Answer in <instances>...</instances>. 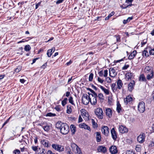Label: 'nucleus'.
<instances>
[{"mask_svg":"<svg viewBox=\"0 0 154 154\" xmlns=\"http://www.w3.org/2000/svg\"><path fill=\"white\" fill-rule=\"evenodd\" d=\"M56 127L59 129L60 133L63 134H67L69 131L68 125L66 124L62 123L60 121H58L56 123Z\"/></svg>","mask_w":154,"mask_h":154,"instance_id":"nucleus-1","label":"nucleus"},{"mask_svg":"<svg viewBox=\"0 0 154 154\" xmlns=\"http://www.w3.org/2000/svg\"><path fill=\"white\" fill-rule=\"evenodd\" d=\"M94 112L98 118L100 119H102L103 118V111L102 108H98L94 110Z\"/></svg>","mask_w":154,"mask_h":154,"instance_id":"nucleus-2","label":"nucleus"},{"mask_svg":"<svg viewBox=\"0 0 154 154\" xmlns=\"http://www.w3.org/2000/svg\"><path fill=\"white\" fill-rule=\"evenodd\" d=\"M51 147L56 151L60 152H62L64 150L63 146L57 144H52Z\"/></svg>","mask_w":154,"mask_h":154,"instance_id":"nucleus-3","label":"nucleus"},{"mask_svg":"<svg viewBox=\"0 0 154 154\" xmlns=\"http://www.w3.org/2000/svg\"><path fill=\"white\" fill-rule=\"evenodd\" d=\"M138 109L140 112L143 113L145 111V103L143 101L140 102L138 105Z\"/></svg>","mask_w":154,"mask_h":154,"instance_id":"nucleus-4","label":"nucleus"},{"mask_svg":"<svg viewBox=\"0 0 154 154\" xmlns=\"http://www.w3.org/2000/svg\"><path fill=\"white\" fill-rule=\"evenodd\" d=\"M82 101L83 104L87 105L90 102V96L87 94H84L82 97Z\"/></svg>","mask_w":154,"mask_h":154,"instance_id":"nucleus-5","label":"nucleus"},{"mask_svg":"<svg viewBox=\"0 0 154 154\" xmlns=\"http://www.w3.org/2000/svg\"><path fill=\"white\" fill-rule=\"evenodd\" d=\"M97 94L92 95V94H90V100L91 103L92 105H95L97 103Z\"/></svg>","mask_w":154,"mask_h":154,"instance_id":"nucleus-6","label":"nucleus"},{"mask_svg":"<svg viewBox=\"0 0 154 154\" xmlns=\"http://www.w3.org/2000/svg\"><path fill=\"white\" fill-rule=\"evenodd\" d=\"M101 131L102 133L106 136H108L109 134V128L106 126H103L102 128Z\"/></svg>","mask_w":154,"mask_h":154,"instance_id":"nucleus-7","label":"nucleus"},{"mask_svg":"<svg viewBox=\"0 0 154 154\" xmlns=\"http://www.w3.org/2000/svg\"><path fill=\"white\" fill-rule=\"evenodd\" d=\"M119 132L121 133H124L128 132V130L126 127L124 125H120L119 128Z\"/></svg>","mask_w":154,"mask_h":154,"instance_id":"nucleus-8","label":"nucleus"},{"mask_svg":"<svg viewBox=\"0 0 154 154\" xmlns=\"http://www.w3.org/2000/svg\"><path fill=\"white\" fill-rule=\"evenodd\" d=\"M145 137V134L144 133L139 135L137 138L138 141L140 143H143L144 141Z\"/></svg>","mask_w":154,"mask_h":154,"instance_id":"nucleus-9","label":"nucleus"},{"mask_svg":"<svg viewBox=\"0 0 154 154\" xmlns=\"http://www.w3.org/2000/svg\"><path fill=\"white\" fill-rule=\"evenodd\" d=\"M111 133L112 138L115 140H116L117 137V134L114 128H113L111 130Z\"/></svg>","mask_w":154,"mask_h":154,"instance_id":"nucleus-10","label":"nucleus"},{"mask_svg":"<svg viewBox=\"0 0 154 154\" xmlns=\"http://www.w3.org/2000/svg\"><path fill=\"white\" fill-rule=\"evenodd\" d=\"M109 72L110 76L112 77H115L117 74V72L113 68H110L109 69Z\"/></svg>","mask_w":154,"mask_h":154,"instance_id":"nucleus-11","label":"nucleus"},{"mask_svg":"<svg viewBox=\"0 0 154 154\" xmlns=\"http://www.w3.org/2000/svg\"><path fill=\"white\" fill-rule=\"evenodd\" d=\"M135 83L134 80L131 81L128 85V90L131 91L134 89Z\"/></svg>","mask_w":154,"mask_h":154,"instance_id":"nucleus-12","label":"nucleus"},{"mask_svg":"<svg viewBox=\"0 0 154 154\" xmlns=\"http://www.w3.org/2000/svg\"><path fill=\"white\" fill-rule=\"evenodd\" d=\"M109 150L110 152L112 154H115L117 152V147L116 146H112Z\"/></svg>","mask_w":154,"mask_h":154,"instance_id":"nucleus-13","label":"nucleus"},{"mask_svg":"<svg viewBox=\"0 0 154 154\" xmlns=\"http://www.w3.org/2000/svg\"><path fill=\"white\" fill-rule=\"evenodd\" d=\"M79 127L81 128H84L85 129H87L90 131H91L90 127L85 123H81L79 125Z\"/></svg>","mask_w":154,"mask_h":154,"instance_id":"nucleus-14","label":"nucleus"},{"mask_svg":"<svg viewBox=\"0 0 154 154\" xmlns=\"http://www.w3.org/2000/svg\"><path fill=\"white\" fill-rule=\"evenodd\" d=\"M97 150L99 152H101L105 153L106 152V148L102 146H101L98 147Z\"/></svg>","mask_w":154,"mask_h":154,"instance_id":"nucleus-15","label":"nucleus"},{"mask_svg":"<svg viewBox=\"0 0 154 154\" xmlns=\"http://www.w3.org/2000/svg\"><path fill=\"white\" fill-rule=\"evenodd\" d=\"M117 88L118 89L120 90L121 89L123 85V83L121 80L119 79L117 82Z\"/></svg>","mask_w":154,"mask_h":154,"instance_id":"nucleus-16","label":"nucleus"},{"mask_svg":"<svg viewBox=\"0 0 154 154\" xmlns=\"http://www.w3.org/2000/svg\"><path fill=\"white\" fill-rule=\"evenodd\" d=\"M106 115L109 117H111L112 115V112L111 109L110 108H107L106 110Z\"/></svg>","mask_w":154,"mask_h":154,"instance_id":"nucleus-17","label":"nucleus"},{"mask_svg":"<svg viewBox=\"0 0 154 154\" xmlns=\"http://www.w3.org/2000/svg\"><path fill=\"white\" fill-rule=\"evenodd\" d=\"M132 99H133L131 97L128 96L124 99V102L126 104H127L128 103L131 101Z\"/></svg>","mask_w":154,"mask_h":154,"instance_id":"nucleus-18","label":"nucleus"},{"mask_svg":"<svg viewBox=\"0 0 154 154\" xmlns=\"http://www.w3.org/2000/svg\"><path fill=\"white\" fill-rule=\"evenodd\" d=\"M126 76L127 80H129L130 79H132L134 77L133 74L132 73L128 72L126 74Z\"/></svg>","mask_w":154,"mask_h":154,"instance_id":"nucleus-19","label":"nucleus"},{"mask_svg":"<svg viewBox=\"0 0 154 154\" xmlns=\"http://www.w3.org/2000/svg\"><path fill=\"white\" fill-rule=\"evenodd\" d=\"M104 92V93L108 95L109 94V91L105 88L104 87H103V86L100 85H99L98 86Z\"/></svg>","mask_w":154,"mask_h":154,"instance_id":"nucleus-20","label":"nucleus"},{"mask_svg":"<svg viewBox=\"0 0 154 154\" xmlns=\"http://www.w3.org/2000/svg\"><path fill=\"white\" fill-rule=\"evenodd\" d=\"M137 52L136 51H134L131 52L130 55L128 56V58L129 59L131 60L133 59L136 56Z\"/></svg>","mask_w":154,"mask_h":154,"instance_id":"nucleus-21","label":"nucleus"},{"mask_svg":"<svg viewBox=\"0 0 154 154\" xmlns=\"http://www.w3.org/2000/svg\"><path fill=\"white\" fill-rule=\"evenodd\" d=\"M144 71L146 73H148L149 72H150V73H151L152 72H153L151 68L149 66L146 67L144 69Z\"/></svg>","mask_w":154,"mask_h":154,"instance_id":"nucleus-22","label":"nucleus"},{"mask_svg":"<svg viewBox=\"0 0 154 154\" xmlns=\"http://www.w3.org/2000/svg\"><path fill=\"white\" fill-rule=\"evenodd\" d=\"M96 139L97 142H100L101 141V136L100 133L97 132L96 133Z\"/></svg>","mask_w":154,"mask_h":154,"instance_id":"nucleus-23","label":"nucleus"},{"mask_svg":"<svg viewBox=\"0 0 154 154\" xmlns=\"http://www.w3.org/2000/svg\"><path fill=\"white\" fill-rule=\"evenodd\" d=\"M111 88L112 91L114 92H116L118 89L116 83L112 84L111 85Z\"/></svg>","mask_w":154,"mask_h":154,"instance_id":"nucleus-24","label":"nucleus"},{"mask_svg":"<svg viewBox=\"0 0 154 154\" xmlns=\"http://www.w3.org/2000/svg\"><path fill=\"white\" fill-rule=\"evenodd\" d=\"M45 131L47 132L50 129V126L47 124H45L44 126H43V128Z\"/></svg>","mask_w":154,"mask_h":154,"instance_id":"nucleus-25","label":"nucleus"},{"mask_svg":"<svg viewBox=\"0 0 154 154\" xmlns=\"http://www.w3.org/2000/svg\"><path fill=\"white\" fill-rule=\"evenodd\" d=\"M70 128L72 131V134H74L76 131L75 126L74 125H71Z\"/></svg>","mask_w":154,"mask_h":154,"instance_id":"nucleus-26","label":"nucleus"},{"mask_svg":"<svg viewBox=\"0 0 154 154\" xmlns=\"http://www.w3.org/2000/svg\"><path fill=\"white\" fill-rule=\"evenodd\" d=\"M117 106L116 110L119 113L122 111L121 105L119 103H117Z\"/></svg>","mask_w":154,"mask_h":154,"instance_id":"nucleus-27","label":"nucleus"},{"mask_svg":"<svg viewBox=\"0 0 154 154\" xmlns=\"http://www.w3.org/2000/svg\"><path fill=\"white\" fill-rule=\"evenodd\" d=\"M71 146L73 151H75L76 149L79 147L76 144L73 143H71Z\"/></svg>","mask_w":154,"mask_h":154,"instance_id":"nucleus-28","label":"nucleus"},{"mask_svg":"<svg viewBox=\"0 0 154 154\" xmlns=\"http://www.w3.org/2000/svg\"><path fill=\"white\" fill-rule=\"evenodd\" d=\"M42 144L45 147H48V141L46 140H43L42 141Z\"/></svg>","mask_w":154,"mask_h":154,"instance_id":"nucleus-29","label":"nucleus"},{"mask_svg":"<svg viewBox=\"0 0 154 154\" xmlns=\"http://www.w3.org/2000/svg\"><path fill=\"white\" fill-rule=\"evenodd\" d=\"M74 152L75 154H82L81 150L79 147H78Z\"/></svg>","mask_w":154,"mask_h":154,"instance_id":"nucleus-30","label":"nucleus"},{"mask_svg":"<svg viewBox=\"0 0 154 154\" xmlns=\"http://www.w3.org/2000/svg\"><path fill=\"white\" fill-rule=\"evenodd\" d=\"M133 19V17H128L127 20H124L123 21V23L124 24L127 23Z\"/></svg>","mask_w":154,"mask_h":154,"instance_id":"nucleus-31","label":"nucleus"},{"mask_svg":"<svg viewBox=\"0 0 154 154\" xmlns=\"http://www.w3.org/2000/svg\"><path fill=\"white\" fill-rule=\"evenodd\" d=\"M153 76V72H152L150 74H148L146 76V78L148 80H150L152 79Z\"/></svg>","mask_w":154,"mask_h":154,"instance_id":"nucleus-32","label":"nucleus"},{"mask_svg":"<svg viewBox=\"0 0 154 154\" xmlns=\"http://www.w3.org/2000/svg\"><path fill=\"white\" fill-rule=\"evenodd\" d=\"M66 112L68 114H70L72 111V109L71 108L70 105L67 106Z\"/></svg>","mask_w":154,"mask_h":154,"instance_id":"nucleus-33","label":"nucleus"},{"mask_svg":"<svg viewBox=\"0 0 154 154\" xmlns=\"http://www.w3.org/2000/svg\"><path fill=\"white\" fill-rule=\"evenodd\" d=\"M142 55L144 57H146L149 56V54L147 51L144 50L143 52Z\"/></svg>","mask_w":154,"mask_h":154,"instance_id":"nucleus-34","label":"nucleus"},{"mask_svg":"<svg viewBox=\"0 0 154 154\" xmlns=\"http://www.w3.org/2000/svg\"><path fill=\"white\" fill-rule=\"evenodd\" d=\"M140 81H146V79L143 75H141L140 77Z\"/></svg>","mask_w":154,"mask_h":154,"instance_id":"nucleus-35","label":"nucleus"},{"mask_svg":"<svg viewBox=\"0 0 154 154\" xmlns=\"http://www.w3.org/2000/svg\"><path fill=\"white\" fill-rule=\"evenodd\" d=\"M116 38V42H120L121 41V37L119 35H116L114 36Z\"/></svg>","mask_w":154,"mask_h":154,"instance_id":"nucleus-36","label":"nucleus"},{"mask_svg":"<svg viewBox=\"0 0 154 154\" xmlns=\"http://www.w3.org/2000/svg\"><path fill=\"white\" fill-rule=\"evenodd\" d=\"M91 123L93 127L94 128H95L97 127V124L95 123L94 119H91Z\"/></svg>","mask_w":154,"mask_h":154,"instance_id":"nucleus-37","label":"nucleus"},{"mask_svg":"<svg viewBox=\"0 0 154 154\" xmlns=\"http://www.w3.org/2000/svg\"><path fill=\"white\" fill-rule=\"evenodd\" d=\"M52 53H53V52L52 51V50H51V49H49L48 50L47 53L48 56V57H51Z\"/></svg>","mask_w":154,"mask_h":154,"instance_id":"nucleus-38","label":"nucleus"},{"mask_svg":"<svg viewBox=\"0 0 154 154\" xmlns=\"http://www.w3.org/2000/svg\"><path fill=\"white\" fill-rule=\"evenodd\" d=\"M31 48L30 46L29 45H26L24 47V50L27 51H29Z\"/></svg>","mask_w":154,"mask_h":154,"instance_id":"nucleus-39","label":"nucleus"},{"mask_svg":"<svg viewBox=\"0 0 154 154\" xmlns=\"http://www.w3.org/2000/svg\"><path fill=\"white\" fill-rule=\"evenodd\" d=\"M56 116V114L55 113H52L51 112H49L47 113L46 115V116H49V117H53V116Z\"/></svg>","mask_w":154,"mask_h":154,"instance_id":"nucleus-40","label":"nucleus"},{"mask_svg":"<svg viewBox=\"0 0 154 154\" xmlns=\"http://www.w3.org/2000/svg\"><path fill=\"white\" fill-rule=\"evenodd\" d=\"M67 98H65L62 101V105L63 106H64L67 103Z\"/></svg>","mask_w":154,"mask_h":154,"instance_id":"nucleus-41","label":"nucleus"},{"mask_svg":"<svg viewBox=\"0 0 154 154\" xmlns=\"http://www.w3.org/2000/svg\"><path fill=\"white\" fill-rule=\"evenodd\" d=\"M114 14V12L112 11L111 13H110L109 15L106 17L105 18V20H109L110 17H112V15H113Z\"/></svg>","mask_w":154,"mask_h":154,"instance_id":"nucleus-42","label":"nucleus"},{"mask_svg":"<svg viewBox=\"0 0 154 154\" xmlns=\"http://www.w3.org/2000/svg\"><path fill=\"white\" fill-rule=\"evenodd\" d=\"M98 97L100 101L103 100V96L102 94L100 93L98 94Z\"/></svg>","mask_w":154,"mask_h":154,"instance_id":"nucleus-43","label":"nucleus"},{"mask_svg":"<svg viewBox=\"0 0 154 154\" xmlns=\"http://www.w3.org/2000/svg\"><path fill=\"white\" fill-rule=\"evenodd\" d=\"M69 102L72 105H75L74 103H73V98L72 97H70L69 99Z\"/></svg>","mask_w":154,"mask_h":154,"instance_id":"nucleus-44","label":"nucleus"},{"mask_svg":"<svg viewBox=\"0 0 154 154\" xmlns=\"http://www.w3.org/2000/svg\"><path fill=\"white\" fill-rule=\"evenodd\" d=\"M89 90L92 93V94H90V93H88V94L89 96L90 94H92V95H95V96H96V95H97V94L93 90L90 88H89Z\"/></svg>","mask_w":154,"mask_h":154,"instance_id":"nucleus-45","label":"nucleus"},{"mask_svg":"<svg viewBox=\"0 0 154 154\" xmlns=\"http://www.w3.org/2000/svg\"><path fill=\"white\" fill-rule=\"evenodd\" d=\"M94 74L93 73H91L89 77V81L91 82L93 79Z\"/></svg>","mask_w":154,"mask_h":154,"instance_id":"nucleus-46","label":"nucleus"},{"mask_svg":"<svg viewBox=\"0 0 154 154\" xmlns=\"http://www.w3.org/2000/svg\"><path fill=\"white\" fill-rule=\"evenodd\" d=\"M21 67L20 66H18L17 68L15 69L14 71L16 73H18L21 70Z\"/></svg>","mask_w":154,"mask_h":154,"instance_id":"nucleus-47","label":"nucleus"},{"mask_svg":"<svg viewBox=\"0 0 154 154\" xmlns=\"http://www.w3.org/2000/svg\"><path fill=\"white\" fill-rule=\"evenodd\" d=\"M20 150L18 149H16L13 151V154H20Z\"/></svg>","mask_w":154,"mask_h":154,"instance_id":"nucleus-48","label":"nucleus"},{"mask_svg":"<svg viewBox=\"0 0 154 154\" xmlns=\"http://www.w3.org/2000/svg\"><path fill=\"white\" fill-rule=\"evenodd\" d=\"M147 39H144L141 42V46H143L147 42Z\"/></svg>","mask_w":154,"mask_h":154,"instance_id":"nucleus-49","label":"nucleus"},{"mask_svg":"<svg viewBox=\"0 0 154 154\" xmlns=\"http://www.w3.org/2000/svg\"><path fill=\"white\" fill-rule=\"evenodd\" d=\"M80 112L81 113V115H82L85 116L86 114V110L84 109H82L81 110Z\"/></svg>","mask_w":154,"mask_h":154,"instance_id":"nucleus-50","label":"nucleus"},{"mask_svg":"<svg viewBox=\"0 0 154 154\" xmlns=\"http://www.w3.org/2000/svg\"><path fill=\"white\" fill-rule=\"evenodd\" d=\"M97 80H98V81L101 83V84H102L104 81V80L101 78H100L99 77H98V78H97Z\"/></svg>","mask_w":154,"mask_h":154,"instance_id":"nucleus-51","label":"nucleus"},{"mask_svg":"<svg viewBox=\"0 0 154 154\" xmlns=\"http://www.w3.org/2000/svg\"><path fill=\"white\" fill-rule=\"evenodd\" d=\"M55 109H56L58 112H60L61 111V109L60 108L59 106H55L54 108Z\"/></svg>","mask_w":154,"mask_h":154,"instance_id":"nucleus-52","label":"nucleus"},{"mask_svg":"<svg viewBox=\"0 0 154 154\" xmlns=\"http://www.w3.org/2000/svg\"><path fill=\"white\" fill-rule=\"evenodd\" d=\"M103 76L104 77H106L108 75V70H105L104 71V72H103Z\"/></svg>","mask_w":154,"mask_h":154,"instance_id":"nucleus-53","label":"nucleus"},{"mask_svg":"<svg viewBox=\"0 0 154 154\" xmlns=\"http://www.w3.org/2000/svg\"><path fill=\"white\" fill-rule=\"evenodd\" d=\"M126 154H135V153L133 151L128 150L126 151Z\"/></svg>","mask_w":154,"mask_h":154,"instance_id":"nucleus-54","label":"nucleus"},{"mask_svg":"<svg viewBox=\"0 0 154 154\" xmlns=\"http://www.w3.org/2000/svg\"><path fill=\"white\" fill-rule=\"evenodd\" d=\"M129 66L128 65L125 64L124 66L122 68V69L123 70H126L129 67Z\"/></svg>","mask_w":154,"mask_h":154,"instance_id":"nucleus-55","label":"nucleus"},{"mask_svg":"<svg viewBox=\"0 0 154 154\" xmlns=\"http://www.w3.org/2000/svg\"><path fill=\"white\" fill-rule=\"evenodd\" d=\"M106 80L107 83H110L111 82V79L109 77H106Z\"/></svg>","mask_w":154,"mask_h":154,"instance_id":"nucleus-56","label":"nucleus"},{"mask_svg":"<svg viewBox=\"0 0 154 154\" xmlns=\"http://www.w3.org/2000/svg\"><path fill=\"white\" fill-rule=\"evenodd\" d=\"M32 149L33 151H36L37 150L38 148L36 146H32Z\"/></svg>","mask_w":154,"mask_h":154,"instance_id":"nucleus-57","label":"nucleus"},{"mask_svg":"<svg viewBox=\"0 0 154 154\" xmlns=\"http://www.w3.org/2000/svg\"><path fill=\"white\" fill-rule=\"evenodd\" d=\"M120 7L122 9H125L128 8L127 5H125V4H123V5H121Z\"/></svg>","mask_w":154,"mask_h":154,"instance_id":"nucleus-58","label":"nucleus"},{"mask_svg":"<svg viewBox=\"0 0 154 154\" xmlns=\"http://www.w3.org/2000/svg\"><path fill=\"white\" fill-rule=\"evenodd\" d=\"M100 76L102 77L103 75V73L102 70L100 71L98 73Z\"/></svg>","mask_w":154,"mask_h":154,"instance_id":"nucleus-59","label":"nucleus"},{"mask_svg":"<svg viewBox=\"0 0 154 154\" xmlns=\"http://www.w3.org/2000/svg\"><path fill=\"white\" fill-rule=\"evenodd\" d=\"M149 53L151 55H154V48L150 50L149 51Z\"/></svg>","mask_w":154,"mask_h":154,"instance_id":"nucleus-60","label":"nucleus"},{"mask_svg":"<svg viewBox=\"0 0 154 154\" xmlns=\"http://www.w3.org/2000/svg\"><path fill=\"white\" fill-rule=\"evenodd\" d=\"M47 66V62L45 63L41 67V68L42 69H45Z\"/></svg>","mask_w":154,"mask_h":154,"instance_id":"nucleus-61","label":"nucleus"},{"mask_svg":"<svg viewBox=\"0 0 154 154\" xmlns=\"http://www.w3.org/2000/svg\"><path fill=\"white\" fill-rule=\"evenodd\" d=\"M63 0H58L56 2V4H59L62 3L63 2Z\"/></svg>","mask_w":154,"mask_h":154,"instance_id":"nucleus-62","label":"nucleus"},{"mask_svg":"<svg viewBox=\"0 0 154 154\" xmlns=\"http://www.w3.org/2000/svg\"><path fill=\"white\" fill-rule=\"evenodd\" d=\"M83 119L81 116H79V118L78 122H81L82 121Z\"/></svg>","mask_w":154,"mask_h":154,"instance_id":"nucleus-63","label":"nucleus"},{"mask_svg":"<svg viewBox=\"0 0 154 154\" xmlns=\"http://www.w3.org/2000/svg\"><path fill=\"white\" fill-rule=\"evenodd\" d=\"M25 147V146H23V147H20V149L22 152H24L25 151V149H26Z\"/></svg>","mask_w":154,"mask_h":154,"instance_id":"nucleus-64","label":"nucleus"}]
</instances>
